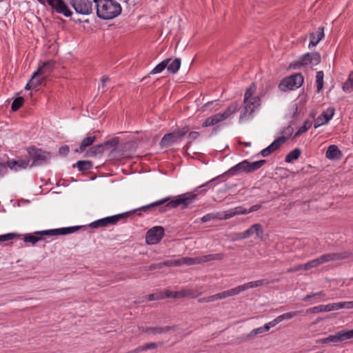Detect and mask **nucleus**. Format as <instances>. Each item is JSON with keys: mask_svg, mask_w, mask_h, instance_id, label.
Masks as SVG:
<instances>
[{"mask_svg": "<svg viewBox=\"0 0 353 353\" xmlns=\"http://www.w3.org/2000/svg\"><path fill=\"white\" fill-rule=\"evenodd\" d=\"M330 308V311L339 310L341 308H344V302L334 303L329 304Z\"/></svg>", "mask_w": 353, "mask_h": 353, "instance_id": "nucleus-58", "label": "nucleus"}, {"mask_svg": "<svg viewBox=\"0 0 353 353\" xmlns=\"http://www.w3.org/2000/svg\"><path fill=\"white\" fill-rule=\"evenodd\" d=\"M326 296L325 293L323 291H320L318 292L311 293L310 294H307L303 298V301L305 302H309L312 299H321L324 298Z\"/></svg>", "mask_w": 353, "mask_h": 353, "instance_id": "nucleus-39", "label": "nucleus"}, {"mask_svg": "<svg viewBox=\"0 0 353 353\" xmlns=\"http://www.w3.org/2000/svg\"><path fill=\"white\" fill-rule=\"evenodd\" d=\"M46 79L41 75H35V72L33 73L31 78V83L33 84V86L36 88L39 85H41Z\"/></svg>", "mask_w": 353, "mask_h": 353, "instance_id": "nucleus-45", "label": "nucleus"}, {"mask_svg": "<svg viewBox=\"0 0 353 353\" xmlns=\"http://www.w3.org/2000/svg\"><path fill=\"white\" fill-rule=\"evenodd\" d=\"M71 5L74 10L81 14L88 15L92 12V0H72Z\"/></svg>", "mask_w": 353, "mask_h": 353, "instance_id": "nucleus-12", "label": "nucleus"}, {"mask_svg": "<svg viewBox=\"0 0 353 353\" xmlns=\"http://www.w3.org/2000/svg\"><path fill=\"white\" fill-rule=\"evenodd\" d=\"M212 219H221V218H220V214H208L201 218V221L203 223H206L211 221Z\"/></svg>", "mask_w": 353, "mask_h": 353, "instance_id": "nucleus-50", "label": "nucleus"}, {"mask_svg": "<svg viewBox=\"0 0 353 353\" xmlns=\"http://www.w3.org/2000/svg\"><path fill=\"white\" fill-rule=\"evenodd\" d=\"M163 294L162 292H158L154 294H150L148 295L147 299L148 301H155L163 299Z\"/></svg>", "mask_w": 353, "mask_h": 353, "instance_id": "nucleus-53", "label": "nucleus"}, {"mask_svg": "<svg viewBox=\"0 0 353 353\" xmlns=\"http://www.w3.org/2000/svg\"><path fill=\"white\" fill-rule=\"evenodd\" d=\"M46 3L57 13L63 14L65 17H69L72 14L63 0H47Z\"/></svg>", "mask_w": 353, "mask_h": 353, "instance_id": "nucleus-13", "label": "nucleus"}, {"mask_svg": "<svg viewBox=\"0 0 353 353\" xmlns=\"http://www.w3.org/2000/svg\"><path fill=\"white\" fill-rule=\"evenodd\" d=\"M310 41L308 45V48H311L317 45V43L324 37V28L323 27H319L317 30V37H316L314 33H310Z\"/></svg>", "mask_w": 353, "mask_h": 353, "instance_id": "nucleus-24", "label": "nucleus"}, {"mask_svg": "<svg viewBox=\"0 0 353 353\" xmlns=\"http://www.w3.org/2000/svg\"><path fill=\"white\" fill-rule=\"evenodd\" d=\"M85 228V226H72L48 230L37 231L34 232V234L40 236L67 235L69 234L76 232L81 229L84 230Z\"/></svg>", "mask_w": 353, "mask_h": 353, "instance_id": "nucleus-9", "label": "nucleus"}, {"mask_svg": "<svg viewBox=\"0 0 353 353\" xmlns=\"http://www.w3.org/2000/svg\"><path fill=\"white\" fill-rule=\"evenodd\" d=\"M320 265H321V263H320L319 259L317 258V259L311 260V261H308L307 263H305L304 265H303V267L304 270H308L312 268H316Z\"/></svg>", "mask_w": 353, "mask_h": 353, "instance_id": "nucleus-48", "label": "nucleus"}, {"mask_svg": "<svg viewBox=\"0 0 353 353\" xmlns=\"http://www.w3.org/2000/svg\"><path fill=\"white\" fill-rule=\"evenodd\" d=\"M321 55L317 52H307L300 57V60L290 64V68L296 69L301 65H307L308 64L316 65L321 62Z\"/></svg>", "mask_w": 353, "mask_h": 353, "instance_id": "nucleus-7", "label": "nucleus"}, {"mask_svg": "<svg viewBox=\"0 0 353 353\" xmlns=\"http://www.w3.org/2000/svg\"><path fill=\"white\" fill-rule=\"evenodd\" d=\"M301 270H303V267L302 264H299L293 268H289L287 270V272H293L299 271Z\"/></svg>", "mask_w": 353, "mask_h": 353, "instance_id": "nucleus-64", "label": "nucleus"}, {"mask_svg": "<svg viewBox=\"0 0 353 353\" xmlns=\"http://www.w3.org/2000/svg\"><path fill=\"white\" fill-rule=\"evenodd\" d=\"M29 162L30 160L28 159L12 160L8 161V166L10 170L17 171L21 169L26 168L29 165Z\"/></svg>", "mask_w": 353, "mask_h": 353, "instance_id": "nucleus-22", "label": "nucleus"}, {"mask_svg": "<svg viewBox=\"0 0 353 353\" xmlns=\"http://www.w3.org/2000/svg\"><path fill=\"white\" fill-rule=\"evenodd\" d=\"M179 293L180 292H172V291H170V290H166L165 292V295H163L164 298L166 297V298H174V299H178V298H180V296H179Z\"/></svg>", "mask_w": 353, "mask_h": 353, "instance_id": "nucleus-54", "label": "nucleus"}, {"mask_svg": "<svg viewBox=\"0 0 353 353\" xmlns=\"http://www.w3.org/2000/svg\"><path fill=\"white\" fill-rule=\"evenodd\" d=\"M301 154V150L299 148H295L290 151L285 158V161L287 163H291L294 160H296L299 158Z\"/></svg>", "mask_w": 353, "mask_h": 353, "instance_id": "nucleus-33", "label": "nucleus"}, {"mask_svg": "<svg viewBox=\"0 0 353 353\" xmlns=\"http://www.w3.org/2000/svg\"><path fill=\"white\" fill-rule=\"evenodd\" d=\"M105 146L103 143L95 145L92 146L89 150H88L85 153V156L87 157H94L97 154H103L105 152Z\"/></svg>", "mask_w": 353, "mask_h": 353, "instance_id": "nucleus-30", "label": "nucleus"}, {"mask_svg": "<svg viewBox=\"0 0 353 353\" xmlns=\"http://www.w3.org/2000/svg\"><path fill=\"white\" fill-rule=\"evenodd\" d=\"M41 240H43L42 237L35 236L30 234L24 235L23 237V241L25 243H31L32 245H34L36 243Z\"/></svg>", "mask_w": 353, "mask_h": 353, "instance_id": "nucleus-47", "label": "nucleus"}, {"mask_svg": "<svg viewBox=\"0 0 353 353\" xmlns=\"http://www.w3.org/2000/svg\"><path fill=\"white\" fill-rule=\"evenodd\" d=\"M54 64L55 62L52 60L43 63V64L39 66L35 72V75H41L46 79L47 77L53 71Z\"/></svg>", "mask_w": 353, "mask_h": 353, "instance_id": "nucleus-19", "label": "nucleus"}, {"mask_svg": "<svg viewBox=\"0 0 353 353\" xmlns=\"http://www.w3.org/2000/svg\"><path fill=\"white\" fill-rule=\"evenodd\" d=\"M165 266H172L171 261H166L161 263H152L149 266H145L143 268V269L145 271H152L157 269H161Z\"/></svg>", "mask_w": 353, "mask_h": 353, "instance_id": "nucleus-32", "label": "nucleus"}, {"mask_svg": "<svg viewBox=\"0 0 353 353\" xmlns=\"http://www.w3.org/2000/svg\"><path fill=\"white\" fill-rule=\"evenodd\" d=\"M103 143L105 148L108 147V148L114 149L119 143V138L118 137L112 138V139L105 141Z\"/></svg>", "mask_w": 353, "mask_h": 353, "instance_id": "nucleus-49", "label": "nucleus"}, {"mask_svg": "<svg viewBox=\"0 0 353 353\" xmlns=\"http://www.w3.org/2000/svg\"><path fill=\"white\" fill-rule=\"evenodd\" d=\"M343 90L346 92H351L353 90V72L350 74L347 80L343 83Z\"/></svg>", "mask_w": 353, "mask_h": 353, "instance_id": "nucleus-43", "label": "nucleus"}, {"mask_svg": "<svg viewBox=\"0 0 353 353\" xmlns=\"http://www.w3.org/2000/svg\"><path fill=\"white\" fill-rule=\"evenodd\" d=\"M139 208L137 210H132L130 212H123L121 214H116L114 216L105 217V221L106 227L110 225H116L119 221L121 220H125L128 218L132 214L135 213L137 211H141Z\"/></svg>", "mask_w": 353, "mask_h": 353, "instance_id": "nucleus-18", "label": "nucleus"}, {"mask_svg": "<svg viewBox=\"0 0 353 353\" xmlns=\"http://www.w3.org/2000/svg\"><path fill=\"white\" fill-rule=\"evenodd\" d=\"M20 235L17 233H8L6 234L0 235V243L3 241H7L13 239L16 236H19Z\"/></svg>", "mask_w": 353, "mask_h": 353, "instance_id": "nucleus-52", "label": "nucleus"}, {"mask_svg": "<svg viewBox=\"0 0 353 353\" xmlns=\"http://www.w3.org/2000/svg\"><path fill=\"white\" fill-rule=\"evenodd\" d=\"M284 139L283 138H278L275 139L269 146L263 149L261 152V154L263 157H268L274 151L277 150L280 146L284 143Z\"/></svg>", "mask_w": 353, "mask_h": 353, "instance_id": "nucleus-20", "label": "nucleus"}, {"mask_svg": "<svg viewBox=\"0 0 353 353\" xmlns=\"http://www.w3.org/2000/svg\"><path fill=\"white\" fill-rule=\"evenodd\" d=\"M165 234V230L162 226H154L150 228L145 234V241L148 245H154L159 243Z\"/></svg>", "mask_w": 353, "mask_h": 353, "instance_id": "nucleus-10", "label": "nucleus"}, {"mask_svg": "<svg viewBox=\"0 0 353 353\" xmlns=\"http://www.w3.org/2000/svg\"><path fill=\"white\" fill-rule=\"evenodd\" d=\"M175 329V326L147 327L143 330V332L155 335L167 333L170 331H174Z\"/></svg>", "mask_w": 353, "mask_h": 353, "instance_id": "nucleus-21", "label": "nucleus"}, {"mask_svg": "<svg viewBox=\"0 0 353 353\" xmlns=\"http://www.w3.org/2000/svg\"><path fill=\"white\" fill-rule=\"evenodd\" d=\"M8 162L6 163H0V177L6 174L8 171Z\"/></svg>", "mask_w": 353, "mask_h": 353, "instance_id": "nucleus-60", "label": "nucleus"}, {"mask_svg": "<svg viewBox=\"0 0 353 353\" xmlns=\"http://www.w3.org/2000/svg\"><path fill=\"white\" fill-rule=\"evenodd\" d=\"M172 266H179L183 264H185L187 265H192L194 264H200L199 257H183L178 260L171 261Z\"/></svg>", "mask_w": 353, "mask_h": 353, "instance_id": "nucleus-23", "label": "nucleus"}, {"mask_svg": "<svg viewBox=\"0 0 353 353\" xmlns=\"http://www.w3.org/2000/svg\"><path fill=\"white\" fill-rule=\"evenodd\" d=\"M294 132L293 128L291 126V125H288L286 128H284L281 132V136L279 138H283L284 139V143L292 136V133Z\"/></svg>", "mask_w": 353, "mask_h": 353, "instance_id": "nucleus-44", "label": "nucleus"}, {"mask_svg": "<svg viewBox=\"0 0 353 353\" xmlns=\"http://www.w3.org/2000/svg\"><path fill=\"white\" fill-rule=\"evenodd\" d=\"M312 121L310 120H305L303 125L299 128V130L294 134V138L298 137L302 134L305 133L309 128H311Z\"/></svg>", "mask_w": 353, "mask_h": 353, "instance_id": "nucleus-41", "label": "nucleus"}, {"mask_svg": "<svg viewBox=\"0 0 353 353\" xmlns=\"http://www.w3.org/2000/svg\"><path fill=\"white\" fill-rule=\"evenodd\" d=\"M29 157L32 161L31 167L40 166L46 164L51 159L52 156L50 152L37 148L34 146L27 148Z\"/></svg>", "mask_w": 353, "mask_h": 353, "instance_id": "nucleus-4", "label": "nucleus"}, {"mask_svg": "<svg viewBox=\"0 0 353 353\" xmlns=\"http://www.w3.org/2000/svg\"><path fill=\"white\" fill-rule=\"evenodd\" d=\"M245 239L250 238L252 234H255L256 238L261 241H264V230L263 226L260 223L252 225L248 230L243 232Z\"/></svg>", "mask_w": 353, "mask_h": 353, "instance_id": "nucleus-17", "label": "nucleus"}, {"mask_svg": "<svg viewBox=\"0 0 353 353\" xmlns=\"http://www.w3.org/2000/svg\"><path fill=\"white\" fill-rule=\"evenodd\" d=\"M256 86L254 83H252L248 88L246 89L245 95H244V99L243 102L250 101L251 99L254 98L255 97L253 96L254 94L256 92Z\"/></svg>", "mask_w": 353, "mask_h": 353, "instance_id": "nucleus-34", "label": "nucleus"}, {"mask_svg": "<svg viewBox=\"0 0 353 353\" xmlns=\"http://www.w3.org/2000/svg\"><path fill=\"white\" fill-rule=\"evenodd\" d=\"M263 332H264L262 327L254 329L248 334V338L253 337L257 334H262Z\"/></svg>", "mask_w": 353, "mask_h": 353, "instance_id": "nucleus-56", "label": "nucleus"}, {"mask_svg": "<svg viewBox=\"0 0 353 353\" xmlns=\"http://www.w3.org/2000/svg\"><path fill=\"white\" fill-rule=\"evenodd\" d=\"M188 132V126H184L181 130H176L167 133L162 137L159 145L162 148L170 147L176 143L180 142Z\"/></svg>", "mask_w": 353, "mask_h": 353, "instance_id": "nucleus-5", "label": "nucleus"}, {"mask_svg": "<svg viewBox=\"0 0 353 353\" xmlns=\"http://www.w3.org/2000/svg\"><path fill=\"white\" fill-rule=\"evenodd\" d=\"M270 283V281L267 279H260L255 281H250L241 285H239L234 289L235 295L239 294L241 292L247 290L250 288H257L261 285H266Z\"/></svg>", "mask_w": 353, "mask_h": 353, "instance_id": "nucleus-16", "label": "nucleus"}, {"mask_svg": "<svg viewBox=\"0 0 353 353\" xmlns=\"http://www.w3.org/2000/svg\"><path fill=\"white\" fill-rule=\"evenodd\" d=\"M238 109H239L238 103L234 102L228 106V108L225 110V111L223 113H221V115H223L222 117L225 120L227 118H228L231 114L236 112Z\"/></svg>", "mask_w": 353, "mask_h": 353, "instance_id": "nucleus-38", "label": "nucleus"}, {"mask_svg": "<svg viewBox=\"0 0 353 353\" xmlns=\"http://www.w3.org/2000/svg\"><path fill=\"white\" fill-rule=\"evenodd\" d=\"M72 167H77L79 171L84 172L91 170L93 164L90 161H78L75 164H73Z\"/></svg>", "mask_w": 353, "mask_h": 353, "instance_id": "nucleus-31", "label": "nucleus"}, {"mask_svg": "<svg viewBox=\"0 0 353 353\" xmlns=\"http://www.w3.org/2000/svg\"><path fill=\"white\" fill-rule=\"evenodd\" d=\"M330 308L329 304L327 305H321L318 306H315L311 308H309L306 310L307 313H319L321 312H330Z\"/></svg>", "mask_w": 353, "mask_h": 353, "instance_id": "nucleus-40", "label": "nucleus"}, {"mask_svg": "<svg viewBox=\"0 0 353 353\" xmlns=\"http://www.w3.org/2000/svg\"><path fill=\"white\" fill-rule=\"evenodd\" d=\"M70 151L69 146L67 145H63L59 149V154L62 156H65Z\"/></svg>", "mask_w": 353, "mask_h": 353, "instance_id": "nucleus-59", "label": "nucleus"}, {"mask_svg": "<svg viewBox=\"0 0 353 353\" xmlns=\"http://www.w3.org/2000/svg\"><path fill=\"white\" fill-rule=\"evenodd\" d=\"M223 115H221V113L216 114L213 116H211L205 119L204 121L203 126L204 127H208V126H212L218 123L224 121L223 118L222 117Z\"/></svg>", "mask_w": 353, "mask_h": 353, "instance_id": "nucleus-29", "label": "nucleus"}, {"mask_svg": "<svg viewBox=\"0 0 353 353\" xmlns=\"http://www.w3.org/2000/svg\"><path fill=\"white\" fill-rule=\"evenodd\" d=\"M243 103L245 106L240 114V121H246L252 117L255 110L261 105V99L259 97L255 96L250 101Z\"/></svg>", "mask_w": 353, "mask_h": 353, "instance_id": "nucleus-8", "label": "nucleus"}, {"mask_svg": "<svg viewBox=\"0 0 353 353\" xmlns=\"http://www.w3.org/2000/svg\"><path fill=\"white\" fill-rule=\"evenodd\" d=\"M334 112V108L332 107L328 108L325 111H323L316 119L314 128L316 129L322 125L327 124L332 119Z\"/></svg>", "mask_w": 353, "mask_h": 353, "instance_id": "nucleus-15", "label": "nucleus"}, {"mask_svg": "<svg viewBox=\"0 0 353 353\" xmlns=\"http://www.w3.org/2000/svg\"><path fill=\"white\" fill-rule=\"evenodd\" d=\"M199 257L200 263H206L210 261H221L224 258V254L223 253H217V254H210L207 255H203Z\"/></svg>", "mask_w": 353, "mask_h": 353, "instance_id": "nucleus-28", "label": "nucleus"}, {"mask_svg": "<svg viewBox=\"0 0 353 353\" xmlns=\"http://www.w3.org/2000/svg\"><path fill=\"white\" fill-rule=\"evenodd\" d=\"M350 339L348 330H341L336 333L334 335H330L323 339L316 341L317 344H325L329 343H338L345 340Z\"/></svg>", "mask_w": 353, "mask_h": 353, "instance_id": "nucleus-11", "label": "nucleus"}, {"mask_svg": "<svg viewBox=\"0 0 353 353\" xmlns=\"http://www.w3.org/2000/svg\"><path fill=\"white\" fill-rule=\"evenodd\" d=\"M89 226L92 228L106 227L105 219L103 218L95 221H93L89 225Z\"/></svg>", "mask_w": 353, "mask_h": 353, "instance_id": "nucleus-51", "label": "nucleus"}, {"mask_svg": "<svg viewBox=\"0 0 353 353\" xmlns=\"http://www.w3.org/2000/svg\"><path fill=\"white\" fill-rule=\"evenodd\" d=\"M303 83V77L301 73H296L284 78L279 83V88L283 92L292 90L301 87Z\"/></svg>", "mask_w": 353, "mask_h": 353, "instance_id": "nucleus-6", "label": "nucleus"}, {"mask_svg": "<svg viewBox=\"0 0 353 353\" xmlns=\"http://www.w3.org/2000/svg\"><path fill=\"white\" fill-rule=\"evenodd\" d=\"M235 296L234 291L233 288L226 290V291H223L222 292H220V293H218V294H216L214 295H212V296H208L207 301H208V302H213L218 299H225L228 296Z\"/></svg>", "mask_w": 353, "mask_h": 353, "instance_id": "nucleus-25", "label": "nucleus"}, {"mask_svg": "<svg viewBox=\"0 0 353 353\" xmlns=\"http://www.w3.org/2000/svg\"><path fill=\"white\" fill-rule=\"evenodd\" d=\"M241 239H245V238L244 237L243 232L234 233V234H232V241H238V240H241Z\"/></svg>", "mask_w": 353, "mask_h": 353, "instance_id": "nucleus-62", "label": "nucleus"}, {"mask_svg": "<svg viewBox=\"0 0 353 353\" xmlns=\"http://www.w3.org/2000/svg\"><path fill=\"white\" fill-rule=\"evenodd\" d=\"M352 256L350 252H343L340 253H327L319 257L321 265L330 261H341L349 259Z\"/></svg>", "mask_w": 353, "mask_h": 353, "instance_id": "nucleus-14", "label": "nucleus"}, {"mask_svg": "<svg viewBox=\"0 0 353 353\" xmlns=\"http://www.w3.org/2000/svg\"><path fill=\"white\" fill-rule=\"evenodd\" d=\"M216 180V178L194 188L192 192H186L173 197H165L148 205L141 207L142 212H147L157 209L160 213H165L171 209L181 206V209L187 208L197 198L199 194H205L210 185Z\"/></svg>", "mask_w": 353, "mask_h": 353, "instance_id": "nucleus-1", "label": "nucleus"}, {"mask_svg": "<svg viewBox=\"0 0 353 353\" xmlns=\"http://www.w3.org/2000/svg\"><path fill=\"white\" fill-rule=\"evenodd\" d=\"M96 3L97 15L103 20H110L121 12V6L114 0H93Z\"/></svg>", "mask_w": 353, "mask_h": 353, "instance_id": "nucleus-2", "label": "nucleus"}, {"mask_svg": "<svg viewBox=\"0 0 353 353\" xmlns=\"http://www.w3.org/2000/svg\"><path fill=\"white\" fill-rule=\"evenodd\" d=\"M181 59L176 58L170 63H168L167 70L171 74H175L180 68Z\"/></svg>", "mask_w": 353, "mask_h": 353, "instance_id": "nucleus-35", "label": "nucleus"}, {"mask_svg": "<svg viewBox=\"0 0 353 353\" xmlns=\"http://www.w3.org/2000/svg\"><path fill=\"white\" fill-rule=\"evenodd\" d=\"M324 73L323 71H319L316 75V92H320L323 88Z\"/></svg>", "mask_w": 353, "mask_h": 353, "instance_id": "nucleus-42", "label": "nucleus"}, {"mask_svg": "<svg viewBox=\"0 0 353 353\" xmlns=\"http://www.w3.org/2000/svg\"><path fill=\"white\" fill-rule=\"evenodd\" d=\"M341 152L336 145H330L326 151L325 156L329 159H337L340 158Z\"/></svg>", "mask_w": 353, "mask_h": 353, "instance_id": "nucleus-27", "label": "nucleus"}, {"mask_svg": "<svg viewBox=\"0 0 353 353\" xmlns=\"http://www.w3.org/2000/svg\"><path fill=\"white\" fill-rule=\"evenodd\" d=\"M24 99L21 97H17L12 102L11 109L13 112L17 111L23 104Z\"/></svg>", "mask_w": 353, "mask_h": 353, "instance_id": "nucleus-46", "label": "nucleus"}, {"mask_svg": "<svg viewBox=\"0 0 353 353\" xmlns=\"http://www.w3.org/2000/svg\"><path fill=\"white\" fill-rule=\"evenodd\" d=\"M170 61H171L170 58L165 59V60H163V61H161V63L157 64L153 68V70L150 72V74H159V73L161 72L163 70L167 68L168 63H169Z\"/></svg>", "mask_w": 353, "mask_h": 353, "instance_id": "nucleus-36", "label": "nucleus"}, {"mask_svg": "<svg viewBox=\"0 0 353 353\" xmlns=\"http://www.w3.org/2000/svg\"><path fill=\"white\" fill-rule=\"evenodd\" d=\"M265 163V160H259L254 162H250L248 160H244L229 169L225 174L234 176L242 172H245L246 174L252 173L260 169Z\"/></svg>", "mask_w": 353, "mask_h": 353, "instance_id": "nucleus-3", "label": "nucleus"}, {"mask_svg": "<svg viewBox=\"0 0 353 353\" xmlns=\"http://www.w3.org/2000/svg\"><path fill=\"white\" fill-rule=\"evenodd\" d=\"M233 210H234V214H236V215L248 214L247 209L242 206H238L236 208H233Z\"/></svg>", "mask_w": 353, "mask_h": 353, "instance_id": "nucleus-57", "label": "nucleus"}, {"mask_svg": "<svg viewBox=\"0 0 353 353\" xmlns=\"http://www.w3.org/2000/svg\"><path fill=\"white\" fill-rule=\"evenodd\" d=\"M274 319L272 320V321L265 324L262 327H263V332H268L270 330V329L271 327H274L275 325H277V323H274Z\"/></svg>", "mask_w": 353, "mask_h": 353, "instance_id": "nucleus-61", "label": "nucleus"}, {"mask_svg": "<svg viewBox=\"0 0 353 353\" xmlns=\"http://www.w3.org/2000/svg\"><path fill=\"white\" fill-rule=\"evenodd\" d=\"M96 136H90L84 138L81 142L79 148H77L74 152L77 153H82L86 149V148L92 145L95 141Z\"/></svg>", "mask_w": 353, "mask_h": 353, "instance_id": "nucleus-26", "label": "nucleus"}, {"mask_svg": "<svg viewBox=\"0 0 353 353\" xmlns=\"http://www.w3.org/2000/svg\"><path fill=\"white\" fill-rule=\"evenodd\" d=\"M300 313H301V312H299V311H294V312H290L285 313L283 314H281V315L277 316L276 319H274V323H277V324H278L283 320L290 319L293 317H295V316H298Z\"/></svg>", "mask_w": 353, "mask_h": 353, "instance_id": "nucleus-37", "label": "nucleus"}, {"mask_svg": "<svg viewBox=\"0 0 353 353\" xmlns=\"http://www.w3.org/2000/svg\"><path fill=\"white\" fill-rule=\"evenodd\" d=\"M143 347H144V350L146 351L148 350H152V349L157 348V344L154 342H152V343H149L143 345Z\"/></svg>", "mask_w": 353, "mask_h": 353, "instance_id": "nucleus-63", "label": "nucleus"}, {"mask_svg": "<svg viewBox=\"0 0 353 353\" xmlns=\"http://www.w3.org/2000/svg\"><path fill=\"white\" fill-rule=\"evenodd\" d=\"M234 210H233V209L227 210V211L224 212V214L223 216H220V218H221V219H225V220L230 219V218L236 216V214H234Z\"/></svg>", "mask_w": 353, "mask_h": 353, "instance_id": "nucleus-55", "label": "nucleus"}]
</instances>
